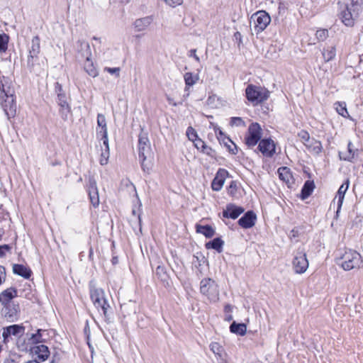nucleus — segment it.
Segmentation results:
<instances>
[{"label": "nucleus", "mask_w": 363, "mask_h": 363, "mask_svg": "<svg viewBox=\"0 0 363 363\" xmlns=\"http://www.w3.org/2000/svg\"><path fill=\"white\" fill-rule=\"evenodd\" d=\"M90 298L98 311L101 310L105 321L111 323L113 316V309L105 298L104 291L101 288H96L90 284Z\"/></svg>", "instance_id": "f257e3e1"}, {"label": "nucleus", "mask_w": 363, "mask_h": 363, "mask_svg": "<svg viewBox=\"0 0 363 363\" xmlns=\"http://www.w3.org/2000/svg\"><path fill=\"white\" fill-rule=\"evenodd\" d=\"M138 155L141 167L145 172L151 169L153 153L148 137L146 133H140L138 138Z\"/></svg>", "instance_id": "f03ea898"}, {"label": "nucleus", "mask_w": 363, "mask_h": 363, "mask_svg": "<svg viewBox=\"0 0 363 363\" xmlns=\"http://www.w3.org/2000/svg\"><path fill=\"white\" fill-rule=\"evenodd\" d=\"M336 263L345 270L349 271L359 268L362 263V257L355 250H347L344 253L339 252L336 257Z\"/></svg>", "instance_id": "7ed1b4c3"}, {"label": "nucleus", "mask_w": 363, "mask_h": 363, "mask_svg": "<svg viewBox=\"0 0 363 363\" xmlns=\"http://www.w3.org/2000/svg\"><path fill=\"white\" fill-rule=\"evenodd\" d=\"M0 91L4 94L1 97H5L1 103L4 111L8 119L13 118L16 113V104L13 96L14 91L9 86H6L4 83H1L0 85Z\"/></svg>", "instance_id": "20e7f679"}, {"label": "nucleus", "mask_w": 363, "mask_h": 363, "mask_svg": "<svg viewBox=\"0 0 363 363\" xmlns=\"http://www.w3.org/2000/svg\"><path fill=\"white\" fill-rule=\"evenodd\" d=\"M245 94L248 101L253 105H257L269 98V91L263 87L249 84L245 89Z\"/></svg>", "instance_id": "39448f33"}, {"label": "nucleus", "mask_w": 363, "mask_h": 363, "mask_svg": "<svg viewBox=\"0 0 363 363\" xmlns=\"http://www.w3.org/2000/svg\"><path fill=\"white\" fill-rule=\"evenodd\" d=\"M200 291L211 302H216L219 299L218 286L211 278H205L201 281Z\"/></svg>", "instance_id": "423d86ee"}, {"label": "nucleus", "mask_w": 363, "mask_h": 363, "mask_svg": "<svg viewBox=\"0 0 363 363\" xmlns=\"http://www.w3.org/2000/svg\"><path fill=\"white\" fill-rule=\"evenodd\" d=\"M251 21L253 22L254 29L258 34L266 29L271 22V17L267 12L261 10L252 15Z\"/></svg>", "instance_id": "0eeeda50"}, {"label": "nucleus", "mask_w": 363, "mask_h": 363, "mask_svg": "<svg viewBox=\"0 0 363 363\" xmlns=\"http://www.w3.org/2000/svg\"><path fill=\"white\" fill-rule=\"evenodd\" d=\"M292 264L296 274L304 273L308 269V261L306 258L305 250L303 247H299L295 252Z\"/></svg>", "instance_id": "6e6552de"}, {"label": "nucleus", "mask_w": 363, "mask_h": 363, "mask_svg": "<svg viewBox=\"0 0 363 363\" xmlns=\"http://www.w3.org/2000/svg\"><path fill=\"white\" fill-rule=\"evenodd\" d=\"M262 128L259 123H252L250 125L245 138V144L248 147H254L261 140Z\"/></svg>", "instance_id": "1a4fd4ad"}, {"label": "nucleus", "mask_w": 363, "mask_h": 363, "mask_svg": "<svg viewBox=\"0 0 363 363\" xmlns=\"http://www.w3.org/2000/svg\"><path fill=\"white\" fill-rule=\"evenodd\" d=\"M75 50L77 52L76 57L79 61L91 57L89 43L85 40H77L75 45Z\"/></svg>", "instance_id": "9d476101"}, {"label": "nucleus", "mask_w": 363, "mask_h": 363, "mask_svg": "<svg viewBox=\"0 0 363 363\" xmlns=\"http://www.w3.org/2000/svg\"><path fill=\"white\" fill-rule=\"evenodd\" d=\"M1 309L2 315L10 322H13L17 319L18 313L20 312V307L18 303H11L2 305Z\"/></svg>", "instance_id": "9b49d317"}, {"label": "nucleus", "mask_w": 363, "mask_h": 363, "mask_svg": "<svg viewBox=\"0 0 363 363\" xmlns=\"http://www.w3.org/2000/svg\"><path fill=\"white\" fill-rule=\"evenodd\" d=\"M30 353L35 356L34 359H37L40 363L47 360L50 354L49 348L45 345H38L32 347L30 350Z\"/></svg>", "instance_id": "f8f14e48"}, {"label": "nucleus", "mask_w": 363, "mask_h": 363, "mask_svg": "<svg viewBox=\"0 0 363 363\" xmlns=\"http://www.w3.org/2000/svg\"><path fill=\"white\" fill-rule=\"evenodd\" d=\"M57 102L60 106V113L63 120L67 119V115L71 111V107L68 103V97L66 94H57Z\"/></svg>", "instance_id": "ddd939ff"}, {"label": "nucleus", "mask_w": 363, "mask_h": 363, "mask_svg": "<svg viewBox=\"0 0 363 363\" xmlns=\"http://www.w3.org/2000/svg\"><path fill=\"white\" fill-rule=\"evenodd\" d=\"M25 332V327L21 325H12L3 328L2 336L4 341H8V338L11 335L18 336L22 335Z\"/></svg>", "instance_id": "4468645a"}, {"label": "nucleus", "mask_w": 363, "mask_h": 363, "mask_svg": "<svg viewBox=\"0 0 363 363\" xmlns=\"http://www.w3.org/2000/svg\"><path fill=\"white\" fill-rule=\"evenodd\" d=\"M257 148L266 157H272L275 152V145L271 139L261 140Z\"/></svg>", "instance_id": "2eb2a0df"}, {"label": "nucleus", "mask_w": 363, "mask_h": 363, "mask_svg": "<svg viewBox=\"0 0 363 363\" xmlns=\"http://www.w3.org/2000/svg\"><path fill=\"white\" fill-rule=\"evenodd\" d=\"M244 211L243 207L238 206L233 203H228L223 211V216L226 218L236 219Z\"/></svg>", "instance_id": "dca6fc26"}, {"label": "nucleus", "mask_w": 363, "mask_h": 363, "mask_svg": "<svg viewBox=\"0 0 363 363\" xmlns=\"http://www.w3.org/2000/svg\"><path fill=\"white\" fill-rule=\"evenodd\" d=\"M228 175V172L224 169H219L215 178L211 182V188L213 191H220L225 182V177Z\"/></svg>", "instance_id": "f3484780"}, {"label": "nucleus", "mask_w": 363, "mask_h": 363, "mask_svg": "<svg viewBox=\"0 0 363 363\" xmlns=\"http://www.w3.org/2000/svg\"><path fill=\"white\" fill-rule=\"evenodd\" d=\"M256 220L257 216L254 211H248L238 220V224L242 228L247 229L255 225Z\"/></svg>", "instance_id": "a211bd4d"}, {"label": "nucleus", "mask_w": 363, "mask_h": 363, "mask_svg": "<svg viewBox=\"0 0 363 363\" xmlns=\"http://www.w3.org/2000/svg\"><path fill=\"white\" fill-rule=\"evenodd\" d=\"M88 194L91 203L94 207L99 204V197L96 182L94 179H89L88 185Z\"/></svg>", "instance_id": "6ab92c4d"}, {"label": "nucleus", "mask_w": 363, "mask_h": 363, "mask_svg": "<svg viewBox=\"0 0 363 363\" xmlns=\"http://www.w3.org/2000/svg\"><path fill=\"white\" fill-rule=\"evenodd\" d=\"M350 186V180L347 179L339 188L335 199H337V208L336 211V217H338L341 207L343 203L346 191Z\"/></svg>", "instance_id": "aec40b11"}, {"label": "nucleus", "mask_w": 363, "mask_h": 363, "mask_svg": "<svg viewBox=\"0 0 363 363\" xmlns=\"http://www.w3.org/2000/svg\"><path fill=\"white\" fill-rule=\"evenodd\" d=\"M17 289L14 287L8 288L0 293L1 305L14 303L13 298L17 296Z\"/></svg>", "instance_id": "412c9836"}, {"label": "nucleus", "mask_w": 363, "mask_h": 363, "mask_svg": "<svg viewBox=\"0 0 363 363\" xmlns=\"http://www.w3.org/2000/svg\"><path fill=\"white\" fill-rule=\"evenodd\" d=\"M357 151V150H354L352 148V142L349 141V143L347 144V150L346 152L339 151V152H338L339 158L340 160L353 162Z\"/></svg>", "instance_id": "4be33fe9"}, {"label": "nucleus", "mask_w": 363, "mask_h": 363, "mask_svg": "<svg viewBox=\"0 0 363 363\" xmlns=\"http://www.w3.org/2000/svg\"><path fill=\"white\" fill-rule=\"evenodd\" d=\"M152 16H146L136 19L133 23L135 31L140 32L145 30L152 23Z\"/></svg>", "instance_id": "5701e85b"}, {"label": "nucleus", "mask_w": 363, "mask_h": 363, "mask_svg": "<svg viewBox=\"0 0 363 363\" xmlns=\"http://www.w3.org/2000/svg\"><path fill=\"white\" fill-rule=\"evenodd\" d=\"M13 272L24 279H29L32 274V271L30 268L20 264H14L13 265Z\"/></svg>", "instance_id": "b1692460"}, {"label": "nucleus", "mask_w": 363, "mask_h": 363, "mask_svg": "<svg viewBox=\"0 0 363 363\" xmlns=\"http://www.w3.org/2000/svg\"><path fill=\"white\" fill-rule=\"evenodd\" d=\"M351 10V8H350L348 6H346L345 9L342 10L340 13V18L342 19V22L346 26H352L354 23Z\"/></svg>", "instance_id": "393cba45"}, {"label": "nucleus", "mask_w": 363, "mask_h": 363, "mask_svg": "<svg viewBox=\"0 0 363 363\" xmlns=\"http://www.w3.org/2000/svg\"><path fill=\"white\" fill-rule=\"evenodd\" d=\"M315 189V184L313 180H307L305 182L301 191V199L305 200L308 198Z\"/></svg>", "instance_id": "a878e982"}, {"label": "nucleus", "mask_w": 363, "mask_h": 363, "mask_svg": "<svg viewBox=\"0 0 363 363\" xmlns=\"http://www.w3.org/2000/svg\"><path fill=\"white\" fill-rule=\"evenodd\" d=\"M279 179L286 184H291L293 177L290 169L286 167H281L278 169Z\"/></svg>", "instance_id": "bb28decb"}, {"label": "nucleus", "mask_w": 363, "mask_h": 363, "mask_svg": "<svg viewBox=\"0 0 363 363\" xmlns=\"http://www.w3.org/2000/svg\"><path fill=\"white\" fill-rule=\"evenodd\" d=\"M224 245L223 240L220 238H216L213 240L206 243L205 247L206 249H213L218 252L223 251V247Z\"/></svg>", "instance_id": "cd10ccee"}, {"label": "nucleus", "mask_w": 363, "mask_h": 363, "mask_svg": "<svg viewBox=\"0 0 363 363\" xmlns=\"http://www.w3.org/2000/svg\"><path fill=\"white\" fill-rule=\"evenodd\" d=\"M196 229L198 233L203 234L207 238H212L215 234V230L209 225H201L197 224Z\"/></svg>", "instance_id": "c85d7f7f"}, {"label": "nucleus", "mask_w": 363, "mask_h": 363, "mask_svg": "<svg viewBox=\"0 0 363 363\" xmlns=\"http://www.w3.org/2000/svg\"><path fill=\"white\" fill-rule=\"evenodd\" d=\"M230 331L232 333L242 336L246 333L247 326L245 323H238L233 321L230 325Z\"/></svg>", "instance_id": "c756f323"}, {"label": "nucleus", "mask_w": 363, "mask_h": 363, "mask_svg": "<svg viewBox=\"0 0 363 363\" xmlns=\"http://www.w3.org/2000/svg\"><path fill=\"white\" fill-rule=\"evenodd\" d=\"M84 69L85 72L91 77H96L98 76V71L96 68L94 67L92 60L90 58L84 60Z\"/></svg>", "instance_id": "7c9ffc66"}, {"label": "nucleus", "mask_w": 363, "mask_h": 363, "mask_svg": "<svg viewBox=\"0 0 363 363\" xmlns=\"http://www.w3.org/2000/svg\"><path fill=\"white\" fill-rule=\"evenodd\" d=\"M322 55L325 62L333 60L336 55L335 47L329 46L327 48H324L322 51Z\"/></svg>", "instance_id": "2f4dec72"}, {"label": "nucleus", "mask_w": 363, "mask_h": 363, "mask_svg": "<svg viewBox=\"0 0 363 363\" xmlns=\"http://www.w3.org/2000/svg\"><path fill=\"white\" fill-rule=\"evenodd\" d=\"M306 147L311 151H313L315 154H319L322 152V144L319 140H316L312 138V140L309 143H305Z\"/></svg>", "instance_id": "473e14b6"}, {"label": "nucleus", "mask_w": 363, "mask_h": 363, "mask_svg": "<svg viewBox=\"0 0 363 363\" xmlns=\"http://www.w3.org/2000/svg\"><path fill=\"white\" fill-rule=\"evenodd\" d=\"M40 38L38 35L33 38L31 40V46L29 49L30 54H32L34 56H38L40 51Z\"/></svg>", "instance_id": "72a5a7b5"}, {"label": "nucleus", "mask_w": 363, "mask_h": 363, "mask_svg": "<svg viewBox=\"0 0 363 363\" xmlns=\"http://www.w3.org/2000/svg\"><path fill=\"white\" fill-rule=\"evenodd\" d=\"M184 78L186 86H191L199 80L198 75H194L191 72L185 73Z\"/></svg>", "instance_id": "f704fd0d"}, {"label": "nucleus", "mask_w": 363, "mask_h": 363, "mask_svg": "<svg viewBox=\"0 0 363 363\" xmlns=\"http://www.w3.org/2000/svg\"><path fill=\"white\" fill-rule=\"evenodd\" d=\"M97 125L101 129L100 130L97 129L96 132L97 131H104V132L108 131L106 117L102 113H98V115H97Z\"/></svg>", "instance_id": "c9c22d12"}, {"label": "nucleus", "mask_w": 363, "mask_h": 363, "mask_svg": "<svg viewBox=\"0 0 363 363\" xmlns=\"http://www.w3.org/2000/svg\"><path fill=\"white\" fill-rule=\"evenodd\" d=\"M9 36L3 33L0 34V52H5L8 49Z\"/></svg>", "instance_id": "e433bc0d"}, {"label": "nucleus", "mask_w": 363, "mask_h": 363, "mask_svg": "<svg viewBox=\"0 0 363 363\" xmlns=\"http://www.w3.org/2000/svg\"><path fill=\"white\" fill-rule=\"evenodd\" d=\"M335 109L337 112L343 117H347L348 116V111L346 108V104L345 102L337 101L335 104Z\"/></svg>", "instance_id": "4c0bfd02"}, {"label": "nucleus", "mask_w": 363, "mask_h": 363, "mask_svg": "<svg viewBox=\"0 0 363 363\" xmlns=\"http://www.w3.org/2000/svg\"><path fill=\"white\" fill-rule=\"evenodd\" d=\"M42 331L43 330L41 329H38L36 333L31 334L28 339L30 344H38L43 341L41 335Z\"/></svg>", "instance_id": "58836bf2"}, {"label": "nucleus", "mask_w": 363, "mask_h": 363, "mask_svg": "<svg viewBox=\"0 0 363 363\" xmlns=\"http://www.w3.org/2000/svg\"><path fill=\"white\" fill-rule=\"evenodd\" d=\"M96 135L97 137L100 138V139L103 141V144L105 146V151H109L108 131H97Z\"/></svg>", "instance_id": "ea45409f"}, {"label": "nucleus", "mask_w": 363, "mask_h": 363, "mask_svg": "<svg viewBox=\"0 0 363 363\" xmlns=\"http://www.w3.org/2000/svg\"><path fill=\"white\" fill-rule=\"evenodd\" d=\"M38 59V56H34L32 54L28 55L27 59V67L30 69V72L35 71V62Z\"/></svg>", "instance_id": "a19ab883"}, {"label": "nucleus", "mask_w": 363, "mask_h": 363, "mask_svg": "<svg viewBox=\"0 0 363 363\" xmlns=\"http://www.w3.org/2000/svg\"><path fill=\"white\" fill-rule=\"evenodd\" d=\"M238 189V182L236 181H231L228 188V194L233 197L236 196Z\"/></svg>", "instance_id": "79ce46f5"}, {"label": "nucleus", "mask_w": 363, "mask_h": 363, "mask_svg": "<svg viewBox=\"0 0 363 363\" xmlns=\"http://www.w3.org/2000/svg\"><path fill=\"white\" fill-rule=\"evenodd\" d=\"M230 124L232 126H237V127H238V126L245 127V121L240 117H232L230 118Z\"/></svg>", "instance_id": "37998d69"}, {"label": "nucleus", "mask_w": 363, "mask_h": 363, "mask_svg": "<svg viewBox=\"0 0 363 363\" xmlns=\"http://www.w3.org/2000/svg\"><path fill=\"white\" fill-rule=\"evenodd\" d=\"M222 140H223L224 145L228 147L229 152L230 153H232L233 155H236L238 153V147L235 144H233L234 145L233 148H231L230 146L228 144V142L233 143V142L231 141V140L229 138L225 136L223 138H222Z\"/></svg>", "instance_id": "c03bdc74"}, {"label": "nucleus", "mask_w": 363, "mask_h": 363, "mask_svg": "<svg viewBox=\"0 0 363 363\" xmlns=\"http://www.w3.org/2000/svg\"><path fill=\"white\" fill-rule=\"evenodd\" d=\"M155 274L158 277V278H160L161 280H162V281L166 280L167 274H166L165 269L164 267L158 266L156 268Z\"/></svg>", "instance_id": "a18cd8bd"}, {"label": "nucleus", "mask_w": 363, "mask_h": 363, "mask_svg": "<svg viewBox=\"0 0 363 363\" xmlns=\"http://www.w3.org/2000/svg\"><path fill=\"white\" fill-rule=\"evenodd\" d=\"M298 135L304 145L305 143H309L312 140V138H310V135L307 131L301 130L298 133Z\"/></svg>", "instance_id": "49530a36"}, {"label": "nucleus", "mask_w": 363, "mask_h": 363, "mask_svg": "<svg viewBox=\"0 0 363 363\" xmlns=\"http://www.w3.org/2000/svg\"><path fill=\"white\" fill-rule=\"evenodd\" d=\"M315 36L318 40L323 41L328 36V31L325 29L318 30L316 31Z\"/></svg>", "instance_id": "de8ad7c7"}, {"label": "nucleus", "mask_w": 363, "mask_h": 363, "mask_svg": "<svg viewBox=\"0 0 363 363\" xmlns=\"http://www.w3.org/2000/svg\"><path fill=\"white\" fill-rule=\"evenodd\" d=\"M211 350L216 354L220 355L222 347L218 342H213L210 345Z\"/></svg>", "instance_id": "09e8293b"}, {"label": "nucleus", "mask_w": 363, "mask_h": 363, "mask_svg": "<svg viewBox=\"0 0 363 363\" xmlns=\"http://www.w3.org/2000/svg\"><path fill=\"white\" fill-rule=\"evenodd\" d=\"M186 135L190 140L194 141L197 138V133L192 127H189L186 130Z\"/></svg>", "instance_id": "8fccbe9b"}, {"label": "nucleus", "mask_w": 363, "mask_h": 363, "mask_svg": "<svg viewBox=\"0 0 363 363\" xmlns=\"http://www.w3.org/2000/svg\"><path fill=\"white\" fill-rule=\"evenodd\" d=\"M104 71L108 72L109 74H115L117 77H118L120 76L121 69H120V67H106L104 68Z\"/></svg>", "instance_id": "3c124183"}, {"label": "nucleus", "mask_w": 363, "mask_h": 363, "mask_svg": "<svg viewBox=\"0 0 363 363\" xmlns=\"http://www.w3.org/2000/svg\"><path fill=\"white\" fill-rule=\"evenodd\" d=\"M109 157V151H104L101 153V159H100V164L101 165L106 164L108 162V159Z\"/></svg>", "instance_id": "603ef678"}, {"label": "nucleus", "mask_w": 363, "mask_h": 363, "mask_svg": "<svg viewBox=\"0 0 363 363\" xmlns=\"http://www.w3.org/2000/svg\"><path fill=\"white\" fill-rule=\"evenodd\" d=\"M6 278V269L0 265V286L5 282Z\"/></svg>", "instance_id": "864d4df0"}, {"label": "nucleus", "mask_w": 363, "mask_h": 363, "mask_svg": "<svg viewBox=\"0 0 363 363\" xmlns=\"http://www.w3.org/2000/svg\"><path fill=\"white\" fill-rule=\"evenodd\" d=\"M62 359V354L59 352H55L52 354V360L50 363H59Z\"/></svg>", "instance_id": "5fc2aeb1"}, {"label": "nucleus", "mask_w": 363, "mask_h": 363, "mask_svg": "<svg viewBox=\"0 0 363 363\" xmlns=\"http://www.w3.org/2000/svg\"><path fill=\"white\" fill-rule=\"evenodd\" d=\"M193 142L195 143L196 147L197 149H199H199L201 150L206 145L205 143L202 140H201V139H199L198 138L194 141H193Z\"/></svg>", "instance_id": "6e6d98bb"}, {"label": "nucleus", "mask_w": 363, "mask_h": 363, "mask_svg": "<svg viewBox=\"0 0 363 363\" xmlns=\"http://www.w3.org/2000/svg\"><path fill=\"white\" fill-rule=\"evenodd\" d=\"M55 92L56 94L65 93L62 89V86L58 82L55 83Z\"/></svg>", "instance_id": "4d7b16f0"}, {"label": "nucleus", "mask_w": 363, "mask_h": 363, "mask_svg": "<svg viewBox=\"0 0 363 363\" xmlns=\"http://www.w3.org/2000/svg\"><path fill=\"white\" fill-rule=\"evenodd\" d=\"M201 152H203V153L208 155H210V156H212V152H213L212 148L207 146L206 145H205V147L203 148H202L201 150Z\"/></svg>", "instance_id": "13d9d810"}, {"label": "nucleus", "mask_w": 363, "mask_h": 363, "mask_svg": "<svg viewBox=\"0 0 363 363\" xmlns=\"http://www.w3.org/2000/svg\"><path fill=\"white\" fill-rule=\"evenodd\" d=\"M190 54H189V57H193L197 62H199L200 61V59L199 57L197 56L196 55V49H191L190 51H189Z\"/></svg>", "instance_id": "bf43d9fd"}, {"label": "nucleus", "mask_w": 363, "mask_h": 363, "mask_svg": "<svg viewBox=\"0 0 363 363\" xmlns=\"http://www.w3.org/2000/svg\"><path fill=\"white\" fill-rule=\"evenodd\" d=\"M234 38L238 42L239 44L242 43V35L240 32H235L234 34Z\"/></svg>", "instance_id": "052dcab7"}, {"label": "nucleus", "mask_w": 363, "mask_h": 363, "mask_svg": "<svg viewBox=\"0 0 363 363\" xmlns=\"http://www.w3.org/2000/svg\"><path fill=\"white\" fill-rule=\"evenodd\" d=\"M362 3V0H352L351 6L352 7L359 6Z\"/></svg>", "instance_id": "680f3d73"}, {"label": "nucleus", "mask_w": 363, "mask_h": 363, "mask_svg": "<svg viewBox=\"0 0 363 363\" xmlns=\"http://www.w3.org/2000/svg\"><path fill=\"white\" fill-rule=\"evenodd\" d=\"M233 306L230 304H226L224 307V312L225 313H230L232 312Z\"/></svg>", "instance_id": "e2e57ef3"}, {"label": "nucleus", "mask_w": 363, "mask_h": 363, "mask_svg": "<svg viewBox=\"0 0 363 363\" xmlns=\"http://www.w3.org/2000/svg\"><path fill=\"white\" fill-rule=\"evenodd\" d=\"M93 257H94V251H93L92 247H90L89 252V259L93 260L94 259Z\"/></svg>", "instance_id": "0e129e2a"}, {"label": "nucleus", "mask_w": 363, "mask_h": 363, "mask_svg": "<svg viewBox=\"0 0 363 363\" xmlns=\"http://www.w3.org/2000/svg\"><path fill=\"white\" fill-rule=\"evenodd\" d=\"M1 246H2V247H1V248L4 250V252H5V251H9V250H11V247H10V245H6V244H5V245H1Z\"/></svg>", "instance_id": "69168bd1"}, {"label": "nucleus", "mask_w": 363, "mask_h": 363, "mask_svg": "<svg viewBox=\"0 0 363 363\" xmlns=\"http://www.w3.org/2000/svg\"><path fill=\"white\" fill-rule=\"evenodd\" d=\"M118 262V259L117 257H113L112 258V263L113 264H116Z\"/></svg>", "instance_id": "338daca9"}, {"label": "nucleus", "mask_w": 363, "mask_h": 363, "mask_svg": "<svg viewBox=\"0 0 363 363\" xmlns=\"http://www.w3.org/2000/svg\"><path fill=\"white\" fill-rule=\"evenodd\" d=\"M4 363H18V362L13 359H6Z\"/></svg>", "instance_id": "774afa93"}]
</instances>
